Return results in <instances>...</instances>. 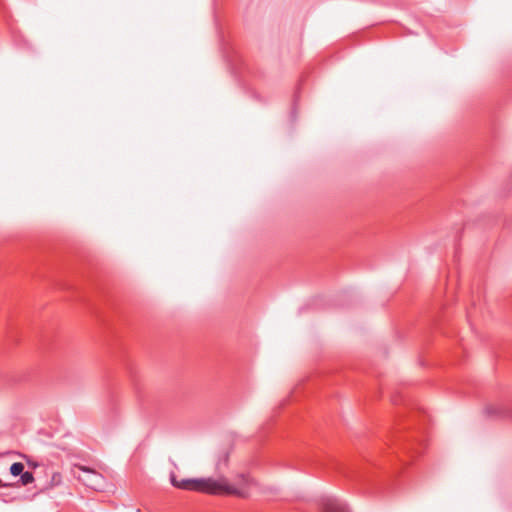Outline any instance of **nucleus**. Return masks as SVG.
<instances>
[{"label":"nucleus","mask_w":512,"mask_h":512,"mask_svg":"<svg viewBox=\"0 0 512 512\" xmlns=\"http://www.w3.org/2000/svg\"><path fill=\"white\" fill-rule=\"evenodd\" d=\"M171 482L174 487L208 493L212 495H234L238 497H245L246 494L242 489L229 485L225 480H214L212 478H199V479H182L176 480L174 476L171 477Z\"/></svg>","instance_id":"nucleus-1"},{"label":"nucleus","mask_w":512,"mask_h":512,"mask_svg":"<svg viewBox=\"0 0 512 512\" xmlns=\"http://www.w3.org/2000/svg\"><path fill=\"white\" fill-rule=\"evenodd\" d=\"M73 474L85 486L93 490H101L103 488L104 478L97 471L84 466H75Z\"/></svg>","instance_id":"nucleus-2"},{"label":"nucleus","mask_w":512,"mask_h":512,"mask_svg":"<svg viewBox=\"0 0 512 512\" xmlns=\"http://www.w3.org/2000/svg\"><path fill=\"white\" fill-rule=\"evenodd\" d=\"M320 505L322 512H347L346 506L334 497H323Z\"/></svg>","instance_id":"nucleus-3"},{"label":"nucleus","mask_w":512,"mask_h":512,"mask_svg":"<svg viewBox=\"0 0 512 512\" xmlns=\"http://www.w3.org/2000/svg\"><path fill=\"white\" fill-rule=\"evenodd\" d=\"M486 412L489 415H495L500 417L510 416V412L504 409L502 406H488Z\"/></svg>","instance_id":"nucleus-4"},{"label":"nucleus","mask_w":512,"mask_h":512,"mask_svg":"<svg viewBox=\"0 0 512 512\" xmlns=\"http://www.w3.org/2000/svg\"><path fill=\"white\" fill-rule=\"evenodd\" d=\"M34 481L33 473L30 471H23L20 475V483L23 486L29 485Z\"/></svg>","instance_id":"nucleus-5"},{"label":"nucleus","mask_w":512,"mask_h":512,"mask_svg":"<svg viewBox=\"0 0 512 512\" xmlns=\"http://www.w3.org/2000/svg\"><path fill=\"white\" fill-rule=\"evenodd\" d=\"M24 464L21 462H15L10 466V473L13 476H20L24 471Z\"/></svg>","instance_id":"nucleus-6"},{"label":"nucleus","mask_w":512,"mask_h":512,"mask_svg":"<svg viewBox=\"0 0 512 512\" xmlns=\"http://www.w3.org/2000/svg\"><path fill=\"white\" fill-rule=\"evenodd\" d=\"M239 478L241 479V482L244 484V485H248L249 482H250V479L248 476L244 475V474H241L239 476Z\"/></svg>","instance_id":"nucleus-7"},{"label":"nucleus","mask_w":512,"mask_h":512,"mask_svg":"<svg viewBox=\"0 0 512 512\" xmlns=\"http://www.w3.org/2000/svg\"><path fill=\"white\" fill-rule=\"evenodd\" d=\"M7 486H8V484H4V483L2 482V480L0 479V487H7Z\"/></svg>","instance_id":"nucleus-8"}]
</instances>
